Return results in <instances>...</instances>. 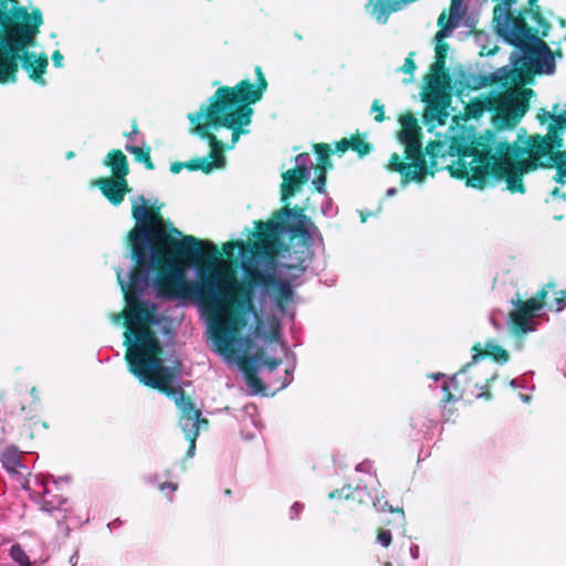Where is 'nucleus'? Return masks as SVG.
Wrapping results in <instances>:
<instances>
[{
	"instance_id": "nucleus-28",
	"label": "nucleus",
	"mask_w": 566,
	"mask_h": 566,
	"mask_svg": "<svg viewBox=\"0 0 566 566\" xmlns=\"http://www.w3.org/2000/svg\"><path fill=\"white\" fill-rule=\"evenodd\" d=\"M350 148L356 151L360 157L370 153V145L363 139L356 137L350 140Z\"/></svg>"
},
{
	"instance_id": "nucleus-32",
	"label": "nucleus",
	"mask_w": 566,
	"mask_h": 566,
	"mask_svg": "<svg viewBox=\"0 0 566 566\" xmlns=\"http://www.w3.org/2000/svg\"><path fill=\"white\" fill-rule=\"evenodd\" d=\"M304 509H305L304 503L294 502L289 510V518L291 521L297 520L301 516V514L303 513Z\"/></svg>"
},
{
	"instance_id": "nucleus-24",
	"label": "nucleus",
	"mask_w": 566,
	"mask_h": 566,
	"mask_svg": "<svg viewBox=\"0 0 566 566\" xmlns=\"http://www.w3.org/2000/svg\"><path fill=\"white\" fill-rule=\"evenodd\" d=\"M3 468L9 472H17L21 468V459L15 450L8 449L1 455Z\"/></svg>"
},
{
	"instance_id": "nucleus-53",
	"label": "nucleus",
	"mask_w": 566,
	"mask_h": 566,
	"mask_svg": "<svg viewBox=\"0 0 566 566\" xmlns=\"http://www.w3.org/2000/svg\"><path fill=\"white\" fill-rule=\"evenodd\" d=\"M170 474H171L170 470H166V471H165V476L169 478V476H170Z\"/></svg>"
},
{
	"instance_id": "nucleus-23",
	"label": "nucleus",
	"mask_w": 566,
	"mask_h": 566,
	"mask_svg": "<svg viewBox=\"0 0 566 566\" xmlns=\"http://www.w3.org/2000/svg\"><path fill=\"white\" fill-rule=\"evenodd\" d=\"M413 56L415 52H410L405 59L403 64L397 69V72L403 73L406 75V77L402 78L403 84H410L413 82L415 72L417 70Z\"/></svg>"
},
{
	"instance_id": "nucleus-31",
	"label": "nucleus",
	"mask_w": 566,
	"mask_h": 566,
	"mask_svg": "<svg viewBox=\"0 0 566 566\" xmlns=\"http://www.w3.org/2000/svg\"><path fill=\"white\" fill-rule=\"evenodd\" d=\"M125 137L128 139L127 144H145V140L136 125H134L133 129L129 133L125 134Z\"/></svg>"
},
{
	"instance_id": "nucleus-46",
	"label": "nucleus",
	"mask_w": 566,
	"mask_h": 566,
	"mask_svg": "<svg viewBox=\"0 0 566 566\" xmlns=\"http://www.w3.org/2000/svg\"><path fill=\"white\" fill-rule=\"evenodd\" d=\"M537 0H528V4L531 7L530 10H525L524 12L525 13H531L533 11V8L535 7V3H536Z\"/></svg>"
},
{
	"instance_id": "nucleus-19",
	"label": "nucleus",
	"mask_w": 566,
	"mask_h": 566,
	"mask_svg": "<svg viewBox=\"0 0 566 566\" xmlns=\"http://www.w3.org/2000/svg\"><path fill=\"white\" fill-rule=\"evenodd\" d=\"M318 155L317 169L321 171L319 176L313 180V185L319 193H325L326 170L332 167L328 158V145L317 144L314 146Z\"/></svg>"
},
{
	"instance_id": "nucleus-50",
	"label": "nucleus",
	"mask_w": 566,
	"mask_h": 566,
	"mask_svg": "<svg viewBox=\"0 0 566 566\" xmlns=\"http://www.w3.org/2000/svg\"><path fill=\"white\" fill-rule=\"evenodd\" d=\"M491 323H492V325H493L496 329H499V328H500V325L495 322V319H494L493 317H491Z\"/></svg>"
},
{
	"instance_id": "nucleus-11",
	"label": "nucleus",
	"mask_w": 566,
	"mask_h": 566,
	"mask_svg": "<svg viewBox=\"0 0 566 566\" xmlns=\"http://www.w3.org/2000/svg\"><path fill=\"white\" fill-rule=\"evenodd\" d=\"M516 42H506L515 46L511 53V66L527 69L537 74L551 75L556 70L555 57L548 45L526 28L516 34Z\"/></svg>"
},
{
	"instance_id": "nucleus-33",
	"label": "nucleus",
	"mask_w": 566,
	"mask_h": 566,
	"mask_svg": "<svg viewBox=\"0 0 566 566\" xmlns=\"http://www.w3.org/2000/svg\"><path fill=\"white\" fill-rule=\"evenodd\" d=\"M322 213L325 217L333 218L337 213V209L334 207L331 198H326L321 207Z\"/></svg>"
},
{
	"instance_id": "nucleus-20",
	"label": "nucleus",
	"mask_w": 566,
	"mask_h": 566,
	"mask_svg": "<svg viewBox=\"0 0 566 566\" xmlns=\"http://www.w3.org/2000/svg\"><path fill=\"white\" fill-rule=\"evenodd\" d=\"M281 365V360L276 358H264L263 355H254L242 359L243 374H258L262 367L270 371L275 370Z\"/></svg>"
},
{
	"instance_id": "nucleus-35",
	"label": "nucleus",
	"mask_w": 566,
	"mask_h": 566,
	"mask_svg": "<svg viewBox=\"0 0 566 566\" xmlns=\"http://www.w3.org/2000/svg\"><path fill=\"white\" fill-rule=\"evenodd\" d=\"M377 543L384 547H388L391 543V533L388 530H382L378 533Z\"/></svg>"
},
{
	"instance_id": "nucleus-14",
	"label": "nucleus",
	"mask_w": 566,
	"mask_h": 566,
	"mask_svg": "<svg viewBox=\"0 0 566 566\" xmlns=\"http://www.w3.org/2000/svg\"><path fill=\"white\" fill-rule=\"evenodd\" d=\"M35 484L42 490L34 500L40 506V510L55 518L57 527L64 533L69 534V526L65 524L66 520L72 513V505L67 497L57 494H51L43 478L34 476Z\"/></svg>"
},
{
	"instance_id": "nucleus-5",
	"label": "nucleus",
	"mask_w": 566,
	"mask_h": 566,
	"mask_svg": "<svg viewBox=\"0 0 566 566\" xmlns=\"http://www.w3.org/2000/svg\"><path fill=\"white\" fill-rule=\"evenodd\" d=\"M43 22L40 9L0 0V84L15 83L21 67L33 83L46 85L48 56L31 50Z\"/></svg>"
},
{
	"instance_id": "nucleus-13",
	"label": "nucleus",
	"mask_w": 566,
	"mask_h": 566,
	"mask_svg": "<svg viewBox=\"0 0 566 566\" xmlns=\"http://www.w3.org/2000/svg\"><path fill=\"white\" fill-rule=\"evenodd\" d=\"M380 486L376 474H369L360 479L355 488L345 485L340 490H334L328 494L329 499H346L357 502L358 504H366L371 501L373 506L379 512H394V509L386 500L378 496L377 491Z\"/></svg>"
},
{
	"instance_id": "nucleus-43",
	"label": "nucleus",
	"mask_w": 566,
	"mask_h": 566,
	"mask_svg": "<svg viewBox=\"0 0 566 566\" xmlns=\"http://www.w3.org/2000/svg\"><path fill=\"white\" fill-rule=\"evenodd\" d=\"M430 377L433 379V380H439V379H444L446 378V375L442 374V373H434V374H431Z\"/></svg>"
},
{
	"instance_id": "nucleus-47",
	"label": "nucleus",
	"mask_w": 566,
	"mask_h": 566,
	"mask_svg": "<svg viewBox=\"0 0 566 566\" xmlns=\"http://www.w3.org/2000/svg\"><path fill=\"white\" fill-rule=\"evenodd\" d=\"M510 386L513 387V388H516L518 387V379H512L511 382H510Z\"/></svg>"
},
{
	"instance_id": "nucleus-42",
	"label": "nucleus",
	"mask_w": 566,
	"mask_h": 566,
	"mask_svg": "<svg viewBox=\"0 0 566 566\" xmlns=\"http://www.w3.org/2000/svg\"><path fill=\"white\" fill-rule=\"evenodd\" d=\"M410 556L413 558V559H417L419 557V546L416 545V544H412L410 546Z\"/></svg>"
},
{
	"instance_id": "nucleus-38",
	"label": "nucleus",
	"mask_w": 566,
	"mask_h": 566,
	"mask_svg": "<svg viewBox=\"0 0 566 566\" xmlns=\"http://www.w3.org/2000/svg\"><path fill=\"white\" fill-rule=\"evenodd\" d=\"M197 438H198V436H195L193 438L192 437H186V439L189 441V449H188V452H187V457L188 458H192L195 455Z\"/></svg>"
},
{
	"instance_id": "nucleus-4",
	"label": "nucleus",
	"mask_w": 566,
	"mask_h": 566,
	"mask_svg": "<svg viewBox=\"0 0 566 566\" xmlns=\"http://www.w3.org/2000/svg\"><path fill=\"white\" fill-rule=\"evenodd\" d=\"M256 81H241L233 87H219L214 94L202 103L198 111L189 113L190 134L207 139L210 153L188 163H172L170 171L179 174L184 168L201 170L209 174L226 167V149H233L242 135L250 133L253 108L268 87L260 67L255 69Z\"/></svg>"
},
{
	"instance_id": "nucleus-1",
	"label": "nucleus",
	"mask_w": 566,
	"mask_h": 566,
	"mask_svg": "<svg viewBox=\"0 0 566 566\" xmlns=\"http://www.w3.org/2000/svg\"><path fill=\"white\" fill-rule=\"evenodd\" d=\"M176 245L180 254L195 262L200 258L206 259L205 265L196 269L195 283H189L182 264L170 261L165 262L153 276L150 274L155 268L148 272L147 286L140 292L132 283V276L143 271L139 264L135 262V268L127 274L122 270L116 271L126 307L123 314H111L109 318L115 325L123 324L126 327V350L133 344V337L140 335L161 345L153 327L161 326L167 318L149 302L150 293L181 305L195 304L205 323L212 349L228 363L240 360L239 354L252 348L256 340H273L277 337L279 318L271 313L266 324L261 319L253 303L252 287L232 277L222 289L224 263L212 242L186 235Z\"/></svg>"
},
{
	"instance_id": "nucleus-27",
	"label": "nucleus",
	"mask_w": 566,
	"mask_h": 566,
	"mask_svg": "<svg viewBox=\"0 0 566 566\" xmlns=\"http://www.w3.org/2000/svg\"><path fill=\"white\" fill-rule=\"evenodd\" d=\"M244 381L253 395L262 392L264 387L258 374H243Z\"/></svg>"
},
{
	"instance_id": "nucleus-8",
	"label": "nucleus",
	"mask_w": 566,
	"mask_h": 566,
	"mask_svg": "<svg viewBox=\"0 0 566 566\" xmlns=\"http://www.w3.org/2000/svg\"><path fill=\"white\" fill-rule=\"evenodd\" d=\"M532 96L533 91L530 88L522 92L510 88L503 93L483 94L467 105L465 117L478 119L485 112H494L496 125L501 128H511L527 112Z\"/></svg>"
},
{
	"instance_id": "nucleus-37",
	"label": "nucleus",
	"mask_w": 566,
	"mask_h": 566,
	"mask_svg": "<svg viewBox=\"0 0 566 566\" xmlns=\"http://www.w3.org/2000/svg\"><path fill=\"white\" fill-rule=\"evenodd\" d=\"M292 371H293V367L285 369V376L279 387L280 389L287 387L292 382V380H293Z\"/></svg>"
},
{
	"instance_id": "nucleus-2",
	"label": "nucleus",
	"mask_w": 566,
	"mask_h": 566,
	"mask_svg": "<svg viewBox=\"0 0 566 566\" xmlns=\"http://www.w3.org/2000/svg\"><path fill=\"white\" fill-rule=\"evenodd\" d=\"M465 12V0H451L448 21L444 23V12L438 18V24L442 28L434 36L437 41L436 61L430 66V72L426 76L427 84L421 93L422 101L427 103L424 123L428 130L437 137L426 147L429 161L426 160L422 153L421 127L417 118L411 113L399 118L401 129L397 137L403 146V151L402 154H391L387 169L399 174L402 188L411 184L422 186L428 177H434L438 170L437 159L459 155L470 137L458 117L451 116L447 112L451 92L449 74L446 71V56L449 46L442 43L459 27V21Z\"/></svg>"
},
{
	"instance_id": "nucleus-40",
	"label": "nucleus",
	"mask_w": 566,
	"mask_h": 566,
	"mask_svg": "<svg viewBox=\"0 0 566 566\" xmlns=\"http://www.w3.org/2000/svg\"><path fill=\"white\" fill-rule=\"evenodd\" d=\"M145 482L150 485H156L158 488L159 475L157 473L148 474L144 478Z\"/></svg>"
},
{
	"instance_id": "nucleus-45",
	"label": "nucleus",
	"mask_w": 566,
	"mask_h": 566,
	"mask_svg": "<svg viewBox=\"0 0 566 566\" xmlns=\"http://www.w3.org/2000/svg\"><path fill=\"white\" fill-rule=\"evenodd\" d=\"M396 193H397V189L395 187H391V188L387 189V191H386L387 197H392Z\"/></svg>"
},
{
	"instance_id": "nucleus-34",
	"label": "nucleus",
	"mask_w": 566,
	"mask_h": 566,
	"mask_svg": "<svg viewBox=\"0 0 566 566\" xmlns=\"http://www.w3.org/2000/svg\"><path fill=\"white\" fill-rule=\"evenodd\" d=\"M356 471L357 472H361V473H366V476H368L369 474H375L374 464L369 460H365V461L358 463L356 465Z\"/></svg>"
},
{
	"instance_id": "nucleus-17",
	"label": "nucleus",
	"mask_w": 566,
	"mask_h": 566,
	"mask_svg": "<svg viewBox=\"0 0 566 566\" xmlns=\"http://www.w3.org/2000/svg\"><path fill=\"white\" fill-rule=\"evenodd\" d=\"M473 355L471 361L465 364L453 377L447 379L442 384V390L444 392L443 401L450 402L454 400L451 389L457 387V378L464 375L469 368L475 365L484 356L493 357L497 363L505 364L509 360V353L499 344L494 342H486L484 348L480 344L473 347Z\"/></svg>"
},
{
	"instance_id": "nucleus-48",
	"label": "nucleus",
	"mask_w": 566,
	"mask_h": 566,
	"mask_svg": "<svg viewBox=\"0 0 566 566\" xmlns=\"http://www.w3.org/2000/svg\"><path fill=\"white\" fill-rule=\"evenodd\" d=\"M74 156H75V154H74L73 151H67V153L65 154V158H66L67 160H70V159H72V158H74Z\"/></svg>"
},
{
	"instance_id": "nucleus-36",
	"label": "nucleus",
	"mask_w": 566,
	"mask_h": 566,
	"mask_svg": "<svg viewBox=\"0 0 566 566\" xmlns=\"http://www.w3.org/2000/svg\"><path fill=\"white\" fill-rule=\"evenodd\" d=\"M51 60L53 62V65L57 69L63 67L64 63V56L60 51H54L51 55Z\"/></svg>"
},
{
	"instance_id": "nucleus-18",
	"label": "nucleus",
	"mask_w": 566,
	"mask_h": 566,
	"mask_svg": "<svg viewBox=\"0 0 566 566\" xmlns=\"http://www.w3.org/2000/svg\"><path fill=\"white\" fill-rule=\"evenodd\" d=\"M313 168L314 165L310 154L301 153L295 157V167L282 175V200H286L300 191L302 185L310 179Z\"/></svg>"
},
{
	"instance_id": "nucleus-26",
	"label": "nucleus",
	"mask_w": 566,
	"mask_h": 566,
	"mask_svg": "<svg viewBox=\"0 0 566 566\" xmlns=\"http://www.w3.org/2000/svg\"><path fill=\"white\" fill-rule=\"evenodd\" d=\"M10 557L19 565V566H31L29 556L22 549L19 544H14L10 548Z\"/></svg>"
},
{
	"instance_id": "nucleus-25",
	"label": "nucleus",
	"mask_w": 566,
	"mask_h": 566,
	"mask_svg": "<svg viewBox=\"0 0 566 566\" xmlns=\"http://www.w3.org/2000/svg\"><path fill=\"white\" fill-rule=\"evenodd\" d=\"M518 70H520V67H514V66L500 67L496 71H494L493 73H491L489 78L491 82H503V81L506 82L509 80L514 82L516 80V76H517L516 73Z\"/></svg>"
},
{
	"instance_id": "nucleus-16",
	"label": "nucleus",
	"mask_w": 566,
	"mask_h": 566,
	"mask_svg": "<svg viewBox=\"0 0 566 566\" xmlns=\"http://www.w3.org/2000/svg\"><path fill=\"white\" fill-rule=\"evenodd\" d=\"M312 241H305L295 250L291 251L287 247H282L277 241L275 242V271L284 269L287 275L292 279L300 277L308 268L312 260V252L310 247L313 245Z\"/></svg>"
},
{
	"instance_id": "nucleus-6",
	"label": "nucleus",
	"mask_w": 566,
	"mask_h": 566,
	"mask_svg": "<svg viewBox=\"0 0 566 566\" xmlns=\"http://www.w3.org/2000/svg\"><path fill=\"white\" fill-rule=\"evenodd\" d=\"M262 240L253 250V255L243 259V271L250 276L251 285L258 287L262 300L269 297L275 312L286 315L285 303L293 300V289L287 281L275 276V242L277 234L297 233L305 241L322 244L323 238L318 228L302 212L283 208L274 218L258 224Z\"/></svg>"
},
{
	"instance_id": "nucleus-9",
	"label": "nucleus",
	"mask_w": 566,
	"mask_h": 566,
	"mask_svg": "<svg viewBox=\"0 0 566 566\" xmlns=\"http://www.w3.org/2000/svg\"><path fill=\"white\" fill-rule=\"evenodd\" d=\"M147 203L144 196L132 199V213L136 221L135 228L129 233L132 258L143 268L142 273H135L132 276L133 286L138 292L147 286V274L157 263V253L151 242L153 228L148 224L150 214Z\"/></svg>"
},
{
	"instance_id": "nucleus-29",
	"label": "nucleus",
	"mask_w": 566,
	"mask_h": 566,
	"mask_svg": "<svg viewBox=\"0 0 566 566\" xmlns=\"http://www.w3.org/2000/svg\"><path fill=\"white\" fill-rule=\"evenodd\" d=\"M158 490L165 494V496L167 497V500L169 502H172L174 500V496L172 494L178 490V484L177 483H174V482H161V483H158Z\"/></svg>"
},
{
	"instance_id": "nucleus-30",
	"label": "nucleus",
	"mask_w": 566,
	"mask_h": 566,
	"mask_svg": "<svg viewBox=\"0 0 566 566\" xmlns=\"http://www.w3.org/2000/svg\"><path fill=\"white\" fill-rule=\"evenodd\" d=\"M370 113L374 114V119L377 123H382L385 120V106L379 99H375L373 102Z\"/></svg>"
},
{
	"instance_id": "nucleus-55",
	"label": "nucleus",
	"mask_w": 566,
	"mask_h": 566,
	"mask_svg": "<svg viewBox=\"0 0 566 566\" xmlns=\"http://www.w3.org/2000/svg\"><path fill=\"white\" fill-rule=\"evenodd\" d=\"M473 85H475V86L478 85L476 84V78H473Z\"/></svg>"
},
{
	"instance_id": "nucleus-7",
	"label": "nucleus",
	"mask_w": 566,
	"mask_h": 566,
	"mask_svg": "<svg viewBox=\"0 0 566 566\" xmlns=\"http://www.w3.org/2000/svg\"><path fill=\"white\" fill-rule=\"evenodd\" d=\"M133 344L126 350L125 359L128 371L143 385L155 388L170 398L180 411V427L185 437L199 436L200 426L208 421L201 418V411L190 401L185 400L184 390L176 387L175 382L180 376V363L171 360L165 363L163 346L145 337H133Z\"/></svg>"
},
{
	"instance_id": "nucleus-12",
	"label": "nucleus",
	"mask_w": 566,
	"mask_h": 566,
	"mask_svg": "<svg viewBox=\"0 0 566 566\" xmlns=\"http://www.w3.org/2000/svg\"><path fill=\"white\" fill-rule=\"evenodd\" d=\"M103 164L111 168L114 177L101 178L95 181V185L113 205L117 206L129 191L126 181L129 171L127 158L123 151L112 150L105 156Z\"/></svg>"
},
{
	"instance_id": "nucleus-3",
	"label": "nucleus",
	"mask_w": 566,
	"mask_h": 566,
	"mask_svg": "<svg viewBox=\"0 0 566 566\" xmlns=\"http://www.w3.org/2000/svg\"><path fill=\"white\" fill-rule=\"evenodd\" d=\"M541 120L548 123L545 137L518 136L513 144L495 139L483 151H465L448 166L451 176L467 179V186L479 189L491 180H505L511 192L523 193L524 172L555 165L556 180L566 184V151H559L565 147L566 109L555 106L552 113L544 112Z\"/></svg>"
},
{
	"instance_id": "nucleus-41",
	"label": "nucleus",
	"mask_w": 566,
	"mask_h": 566,
	"mask_svg": "<svg viewBox=\"0 0 566 566\" xmlns=\"http://www.w3.org/2000/svg\"><path fill=\"white\" fill-rule=\"evenodd\" d=\"M123 525V522L119 518H115L114 521L107 524V528L112 532L114 530L119 528Z\"/></svg>"
},
{
	"instance_id": "nucleus-10",
	"label": "nucleus",
	"mask_w": 566,
	"mask_h": 566,
	"mask_svg": "<svg viewBox=\"0 0 566 566\" xmlns=\"http://www.w3.org/2000/svg\"><path fill=\"white\" fill-rule=\"evenodd\" d=\"M514 310L510 313V322L516 332L523 334L535 331V319L546 307L562 312L566 307V292L556 291L553 284H547L534 297L523 301L518 294L511 300Z\"/></svg>"
},
{
	"instance_id": "nucleus-21",
	"label": "nucleus",
	"mask_w": 566,
	"mask_h": 566,
	"mask_svg": "<svg viewBox=\"0 0 566 566\" xmlns=\"http://www.w3.org/2000/svg\"><path fill=\"white\" fill-rule=\"evenodd\" d=\"M253 237H254V240L249 242V243H244L243 241H237V242H227L223 244V251L224 253L229 256V258H232L233 254H234V250L235 248H239V255H240V260H241V266L243 268V259L245 258H249L251 255H253V250H256V247L259 244V242L262 240V235L260 234V230L258 229L254 233H253Z\"/></svg>"
},
{
	"instance_id": "nucleus-44",
	"label": "nucleus",
	"mask_w": 566,
	"mask_h": 566,
	"mask_svg": "<svg viewBox=\"0 0 566 566\" xmlns=\"http://www.w3.org/2000/svg\"><path fill=\"white\" fill-rule=\"evenodd\" d=\"M30 396L32 397L34 402H36L39 400L38 390L34 387L31 388Z\"/></svg>"
},
{
	"instance_id": "nucleus-54",
	"label": "nucleus",
	"mask_w": 566,
	"mask_h": 566,
	"mask_svg": "<svg viewBox=\"0 0 566 566\" xmlns=\"http://www.w3.org/2000/svg\"><path fill=\"white\" fill-rule=\"evenodd\" d=\"M473 85H475V86L478 85L476 84V78H473Z\"/></svg>"
},
{
	"instance_id": "nucleus-51",
	"label": "nucleus",
	"mask_w": 566,
	"mask_h": 566,
	"mask_svg": "<svg viewBox=\"0 0 566 566\" xmlns=\"http://www.w3.org/2000/svg\"><path fill=\"white\" fill-rule=\"evenodd\" d=\"M521 398H522V400H523L524 402H527V401L530 400V397H528V396H524V395H522V396H521Z\"/></svg>"
},
{
	"instance_id": "nucleus-15",
	"label": "nucleus",
	"mask_w": 566,
	"mask_h": 566,
	"mask_svg": "<svg viewBox=\"0 0 566 566\" xmlns=\"http://www.w3.org/2000/svg\"><path fill=\"white\" fill-rule=\"evenodd\" d=\"M517 0H499L493 9V23L495 33L504 42H516V33L528 28L523 12L517 15L512 13V7Z\"/></svg>"
},
{
	"instance_id": "nucleus-39",
	"label": "nucleus",
	"mask_w": 566,
	"mask_h": 566,
	"mask_svg": "<svg viewBox=\"0 0 566 566\" xmlns=\"http://www.w3.org/2000/svg\"><path fill=\"white\" fill-rule=\"evenodd\" d=\"M350 148V140L343 138L336 144V150L339 153H345L347 149Z\"/></svg>"
},
{
	"instance_id": "nucleus-22",
	"label": "nucleus",
	"mask_w": 566,
	"mask_h": 566,
	"mask_svg": "<svg viewBox=\"0 0 566 566\" xmlns=\"http://www.w3.org/2000/svg\"><path fill=\"white\" fill-rule=\"evenodd\" d=\"M125 149L134 155L137 161L145 164L147 169H154L149 148L145 149V144H126Z\"/></svg>"
},
{
	"instance_id": "nucleus-49",
	"label": "nucleus",
	"mask_w": 566,
	"mask_h": 566,
	"mask_svg": "<svg viewBox=\"0 0 566 566\" xmlns=\"http://www.w3.org/2000/svg\"><path fill=\"white\" fill-rule=\"evenodd\" d=\"M254 436H255L254 433H247V434H244L243 437H244V439H247V440H251V439H253V438H254Z\"/></svg>"
},
{
	"instance_id": "nucleus-52",
	"label": "nucleus",
	"mask_w": 566,
	"mask_h": 566,
	"mask_svg": "<svg viewBox=\"0 0 566 566\" xmlns=\"http://www.w3.org/2000/svg\"><path fill=\"white\" fill-rule=\"evenodd\" d=\"M29 484H30V481H29V480H27V481L23 483V488H24V489H29V488H30V486H29Z\"/></svg>"
}]
</instances>
